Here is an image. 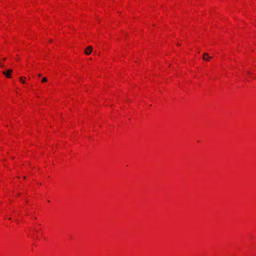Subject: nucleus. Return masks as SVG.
Wrapping results in <instances>:
<instances>
[{
	"instance_id": "f257e3e1",
	"label": "nucleus",
	"mask_w": 256,
	"mask_h": 256,
	"mask_svg": "<svg viewBox=\"0 0 256 256\" xmlns=\"http://www.w3.org/2000/svg\"><path fill=\"white\" fill-rule=\"evenodd\" d=\"M12 72V70L11 69L8 70L6 72L3 71L2 74L5 75L7 78H11V72Z\"/></svg>"
},
{
	"instance_id": "f03ea898",
	"label": "nucleus",
	"mask_w": 256,
	"mask_h": 256,
	"mask_svg": "<svg viewBox=\"0 0 256 256\" xmlns=\"http://www.w3.org/2000/svg\"><path fill=\"white\" fill-rule=\"evenodd\" d=\"M92 46H88L85 50L84 52L86 55H89L92 52Z\"/></svg>"
},
{
	"instance_id": "7ed1b4c3",
	"label": "nucleus",
	"mask_w": 256,
	"mask_h": 256,
	"mask_svg": "<svg viewBox=\"0 0 256 256\" xmlns=\"http://www.w3.org/2000/svg\"><path fill=\"white\" fill-rule=\"evenodd\" d=\"M211 58H212V57L209 56L208 54V53L204 54L203 56H202V58L204 60L208 62L210 60Z\"/></svg>"
},
{
	"instance_id": "20e7f679",
	"label": "nucleus",
	"mask_w": 256,
	"mask_h": 256,
	"mask_svg": "<svg viewBox=\"0 0 256 256\" xmlns=\"http://www.w3.org/2000/svg\"><path fill=\"white\" fill-rule=\"evenodd\" d=\"M42 82H47V78H42Z\"/></svg>"
},
{
	"instance_id": "39448f33",
	"label": "nucleus",
	"mask_w": 256,
	"mask_h": 256,
	"mask_svg": "<svg viewBox=\"0 0 256 256\" xmlns=\"http://www.w3.org/2000/svg\"><path fill=\"white\" fill-rule=\"evenodd\" d=\"M20 80L23 84L25 83V82L24 80H22V77H20Z\"/></svg>"
},
{
	"instance_id": "423d86ee",
	"label": "nucleus",
	"mask_w": 256,
	"mask_h": 256,
	"mask_svg": "<svg viewBox=\"0 0 256 256\" xmlns=\"http://www.w3.org/2000/svg\"><path fill=\"white\" fill-rule=\"evenodd\" d=\"M0 66L1 68H4V65L2 63L0 62Z\"/></svg>"
},
{
	"instance_id": "0eeeda50",
	"label": "nucleus",
	"mask_w": 256,
	"mask_h": 256,
	"mask_svg": "<svg viewBox=\"0 0 256 256\" xmlns=\"http://www.w3.org/2000/svg\"><path fill=\"white\" fill-rule=\"evenodd\" d=\"M38 76L39 77L41 76V74H38Z\"/></svg>"
},
{
	"instance_id": "6e6552de",
	"label": "nucleus",
	"mask_w": 256,
	"mask_h": 256,
	"mask_svg": "<svg viewBox=\"0 0 256 256\" xmlns=\"http://www.w3.org/2000/svg\"><path fill=\"white\" fill-rule=\"evenodd\" d=\"M6 60V58H4L3 60Z\"/></svg>"
},
{
	"instance_id": "1a4fd4ad",
	"label": "nucleus",
	"mask_w": 256,
	"mask_h": 256,
	"mask_svg": "<svg viewBox=\"0 0 256 256\" xmlns=\"http://www.w3.org/2000/svg\"><path fill=\"white\" fill-rule=\"evenodd\" d=\"M177 45L178 46H180V44L178 43L177 44Z\"/></svg>"
}]
</instances>
